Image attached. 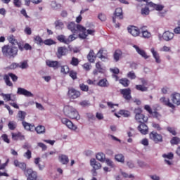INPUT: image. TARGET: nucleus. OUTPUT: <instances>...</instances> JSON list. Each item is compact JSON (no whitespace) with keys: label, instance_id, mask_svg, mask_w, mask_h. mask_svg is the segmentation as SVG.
I'll use <instances>...</instances> for the list:
<instances>
[{"label":"nucleus","instance_id":"nucleus-1","mask_svg":"<svg viewBox=\"0 0 180 180\" xmlns=\"http://www.w3.org/2000/svg\"><path fill=\"white\" fill-rule=\"evenodd\" d=\"M67 27L72 33H79V37L84 40L88 36H95V30L84 27L81 25H77L74 22L68 23Z\"/></svg>","mask_w":180,"mask_h":180},{"label":"nucleus","instance_id":"nucleus-2","mask_svg":"<svg viewBox=\"0 0 180 180\" xmlns=\"http://www.w3.org/2000/svg\"><path fill=\"white\" fill-rule=\"evenodd\" d=\"M63 113L67 117H70V119H76V120L81 119L78 111L72 106L65 105L63 108Z\"/></svg>","mask_w":180,"mask_h":180},{"label":"nucleus","instance_id":"nucleus-3","mask_svg":"<svg viewBox=\"0 0 180 180\" xmlns=\"http://www.w3.org/2000/svg\"><path fill=\"white\" fill-rule=\"evenodd\" d=\"M2 53L6 57H15L18 54V48L6 45L2 48Z\"/></svg>","mask_w":180,"mask_h":180},{"label":"nucleus","instance_id":"nucleus-4","mask_svg":"<svg viewBox=\"0 0 180 180\" xmlns=\"http://www.w3.org/2000/svg\"><path fill=\"white\" fill-rule=\"evenodd\" d=\"M9 77H11V78L13 82H16V81H18V76H16V75L13 74V73H8V75H5L4 76V79L5 81L6 84L8 86H13V84L9 79Z\"/></svg>","mask_w":180,"mask_h":180},{"label":"nucleus","instance_id":"nucleus-5","mask_svg":"<svg viewBox=\"0 0 180 180\" xmlns=\"http://www.w3.org/2000/svg\"><path fill=\"white\" fill-rule=\"evenodd\" d=\"M24 175L26 176L27 180H37V172L30 168L25 170Z\"/></svg>","mask_w":180,"mask_h":180},{"label":"nucleus","instance_id":"nucleus-6","mask_svg":"<svg viewBox=\"0 0 180 180\" xmlns=\"http://www.w3.org/2000/svg\"><path fill=\"white\" fill-rule=\"evenodd\" d=\"M68 96L70 99H77V98L81 96V92L75 89L71 88L68 90Z\"/></svg>","mask_w":180,"mask_h":180},{"label":"nucleus","instance_id":"nucleus-7","mask_svg":"<svg viewBox=\"0 0 180 180\" xmlns=\"http://www.w3.org/2000/svg\"><path fill=\"white\" fill-rule=\"evenodd\" d=\"M61 122L63 124H65V126L68 127L70 130H73L75 131V130L77 129V125L74 124V123H72V122H71V120H68V118H62Z\"/></svg>","mask_w":180,"mask_h":180},{"label":"nucleus","instance_id":"nucleus-8","mask_svg":"<svg viewBox=\"0 0 180 180\" xmlns=\"http://www.w3.org/2000/svg\"><path fill=\"white\" fill-rule=\"evenodd\" d=\"M149 137L150 140H153L155 143H162V136L157 132L152 131Z\"/></svg>","mask_w":180,"mask_h":180},{"label":"nucleus","instance_id":"nucleus-9","mask_svg":"<svg viewBox=\"0 0 180 180\" xmlns=\"http://www.w3.org/2000/svg\"><path fill=\"white\" fill-rule=\"evenodd\" d=\"M127 30L134 37H137L140 34V32H141V30L135 26L128 27Z\"/></svg>","mask_w":180,"mask_h":180},{"label":"nucleus","instance_id":"nucleus-10","mask_svg":"<svg viewBox=\"0 0 180 180\" xmlns=\"http://www.w3.org/2000/svg\"><path fill=\"white\" fill-rule=\"evenodd\" d=\"M17 94L18 95H24V96H27L28 98H33V96H34L32 92L22 87L18 88Z\"/></svg>","mask_w":180,"mask_h":180},{"label":"nucleus","instance_id":"nucleus-11","mask_svg":"<svg viewBox=\"0 0 180 180\" xmlns=\"http://www.w3.org/2000/svg\"><path fill=\"white\" fill-rule=\"evenodd\" d=\"M132 47L135 49L136 53H138L139 56H141L143 58H145V60H147V58H150V56L147 55L146 51L143 50L142 49H140L139 46L133 45Z\"/></svg>","mask_w":180,"mask_h":180},{"label":"nucleus","instance_id":"nucleus-12","mask_svg":"<svg viewBox=\"0 0 180 180\" xmlns=\"http://www.w3.org/2000/svg\"><path fill=\"white\" fill-rule=\"evenodd\" d=\"M150 53H152L155 63H157V64H161V56H160V53L158 51H157V50H155V48H151Z\"/></svg>","mask_w":180,"mask_h":180},{"label":"nucleus","instance_id":"nucleus-13","mask_svg":"<svg viewBox=\"0 0 180 180\" xmlns=\"http://www.w3.org/2000/svg\"><path fill=\"white\" fill-rule=\"evenodd\" d=\"M163 158H165V162L167 165H173L174 163L172 160L174 159V154L172 153H169L167 154L162 155Z\"/></svg>","mask_w":180,"mask_h":180},{"label":"nucleus","instance_id":"nucleus-14","mask_svg":"<svg viewBox=\"0 0 180 180\" xmlns=\"http://www.w3.org/2000/svg\"><path fill=\"white\" fill-rule=\"evenodd\" d=\"M120 93L126 101H130L131 99V90L130 89H121Z\"/></svg>","mask_w":180,"mask_h":180},{"label":"nucleus","instance_id":"nucleus-15","mask_svg":"<svg viewBox=\"0 0 180 180\" xmlns=\"http://www.w3.org/2000/svg\"><path fill=\"white\" fill-rule=\"evenodd\" d=\"M174 36H175V34L173 32L165 31L162 35V39L165 41H171V40L174 39Z\"/></svg>","mask_w":180,"mask_h":180},{"label":"nucleus","instance_id":"nucleus-16","mask_svg":"<svg viewBox=\"0 0 180 180\" xmlns=\"http://www.w3.org/2000/svg\"><path fill=\"white\" fill-rule=\"evenodd\" d=\"M160 101L161 103L165 105V106H168V108H171V109H175V105L169 101V98L166 97H162L160 98Z\"/></svg>","mask_w":180,"mask_h":180},{"label":"nucleus","instance_id":"nucleus-17","mask_svg":"<svg viewBox=\"0 0 180 180\" xmlns=\"http://www.w3.org/2000/svg\"><path fill=\"white\" fill-rule=\"evenodd\" d=\"M171 101L176 106L180 105V94L179 93H174L171 95Z\"/></svg>","mask_w":180,"mask_h":180},{"label":"nucleus","instance_id":"nucleus-18","mask_svg":"<svg viewBox=\"0 0 180 180\" xmlns=\"http://www.w3.org/2000/svg\"><path fill=\"white\" fill-rule=\"evenodd\" d=\"M67 48L65 46H60L58 48L56 56L58 58H61L63 56H67Z\"/></svg>","mask_w":180,"mask_h":180},{"label":"nucleus","instance_id":"nucleus-19","mask_svg":"<svg viewBox=\"0 0 180 180\" xmlns=\"http://www.w3.org/2000/svg\"><path fill=\"white\" fill-rule=\"evenodd\" d=\"M46 64L48 65V67L53 68L54 70H57L58 67H60V63H58L57 60H48L46 61Z\"/></svg>","mask_w":180,"mask_h":180},{"label":"nucleus","instance_id":"nucleus-20","mask_svg":"<svg viewBox=\"0 0 180 180\" xmlns=\"http://www.w3.org/2000/svg\"><path fill=\"white\" fill-rule=\"evenodd\" d=\"M98 58H101L102 61H106L108 60V52L106 50L100 49L97 53Z\"/></svg>","mask_w":180,"mask_h":180},{"label":"nucleus","instance_id":"nucleus-21","mask_svg":"<svg viewBox=\"0 0 180 180\" xmlns=\"http://www.w3.org/2000/svg\"><path fill=\"white\" fill-rule=\"evenodd\" d=\"M22 124L27 131H34V124L27 122L26 121H22Z\"/></svg>","mask_w":180,"mask_h":180},{"label":"nucleus","instance_id":"nucleus-22","mask_svg":"<svg viewBox=\"0 0 180 180\" xmlns=\"http://www.w3.org/2000/svg\"><path fill=\"white\" fill-rule=\"evenodd\" d=\"M138 130L141 134H148V127L146 124L142 123L138 127Z\"/></svg>","mask_w":180,"mask_h":180},{"label":"nucleus","instance_id":"nucleus-23","mask_svg":"<svg viewBox=\"0 0 180 180\" xmlns=\"http://www.w3.org/2000/svg\"><path fill=\"white\" fill-rule=\"evenodd\" d=\"M90 165L94 168L95 170L100 169V168H102V165L96 161L95 159H91L90 160Z\"/></svg>","mask_w":180,"mask_h":180},{"label":"nucleus","instance_id":"nucleus-24","mask_svg":"<svg viewBox=\"0 0 180 180\" xmlns=\"http://www.w3.org/2000/svg\"><path fill=\"white\" fill-rule=\"evenodd\" d=\"M14 165L15 167H18V168H20L24 172L25 174V171H27V169H26V163L25 162H18V160H14Z\"/></svg>","mask_w":180,"mask_h":180},{"label":"nucleus","instance_id":"nucleus-25","mask_svg":"<svg viewBox=\"0 0 180 180\" xmlns=\"http://www.w3.org/2000/svg\"><path fill=\"white\" fill-rule=\"evenodd\" d=\"M135 119L136 122H139V123H143V122H147V120H148V118L145 117L143 114L136 115Z\"/></svg>","mask_w":180,"mask_h":180},{"label":"nucleus","instance_id":"nucleus-26","mask_svg":"<svg viewBox=\"0 0 180 180\" xmlns=\"http://www.w3.org/2000/svg\"><path fill=\"white\" fill-rule=\"evenodd\" d=\"M88 60L90 63H95V59L96 58V56L95 55V52L94 50H91L87 56Z\"/></svg>","mask_w":180,"mask_h":180},{"label":"nucleus","instance_id":"nucleus-27","mask_svg":"<svg viewBox=\"0 0 180 180\" xmlns=\"http://www.w3.org/2000/svg\"><path fill=\"white\" fill-rule=\"evenodd\" d=\"M140 30L142 34V37H143V39H150V37H151V32L147 30H144L143 27H141Z\"/></svg>","mask_w":180,"mask_h":180},{"label":"nucleus","instance_id":"nucleus-28","mask_svg":"<svg viewBox=\"0 0 180 180\" xmlns=\"http://www.w3.org/2000/svg\"><path fill=\"white\" fill-rule=\"evenodd\" d=\"M60 72L63 75H67V74H69V72H70V67H68V65H61L60 66Z\"/></svg>","mask_w":180,"mask_h":180},{"label":"nucleus","instance_id":"nucleus-29","mask_svg":"<svg viewBox=\"0 0 180 180\" xmlns=\"http://www.w3.org/2000/svg\"><path fill=\"white\" fill-rule=\"evenodd\" d=\"M26 115H27L26 112L19 110L17 114V117L21 122H25V119L26 118Z\"/></svg>","mask_w":180,"mask_h":180},{"label":"nucleus","instance_id":"nucleus-30","mask_svg":"<svg viewBox=\"0 0 180 180\" xmlns=\"http://www.w3.org/2000/svg\"><path fill=\"white\" fill-rule=\"evenodd\" d=\"M96 160L98 161H100V162H105V160H106V156L103 153H98L96 156Z\"/></svg>","mask_w":180,"mask_h":180},{"label":"nucleus","instance_id":"nucleus-31","mask_svg":"<svg viewBox=\"0 0 180 180\" xmlns=\"http://www.w3.org/2000/svg\"><path fill=\"white\" fill-rule=\"evenodd\" d=\"M59 161L63 165H67L70 160L68 159V156L65 155H61L59 156Z\"/></svg>","mask_w":180,"mask_h":180},{"label":"nucleus","instance_id":"nucleus-32","mask_svg":"<svg viewBox=\"0 0 180 180\" xmlns=\"http://www.w3.org/2000/svg\"><path fill=\"white\" fill-rule=\"evenodd\" d=\"M115 15L119 19H123V10L122 8H117L115 9Z\"/></svg>","mask_w":180,"mask_h":180},{"label":"nucleus","instance_id":"nucleus-33","mask_svg":"<svg viewBox=\"0 0 180 180\" xmlns=\"http://www.w3.org/2000/svg\"><path fill=\"white\" fill-rule=\"evenodd\" d=\"M115 160L117 161V162L123 164L124 162V156L121 153L117 154L115 155Z\"/></svg>","mask_w":180,"mask_h":180},{"label":"nucleus","instance_id":"nucleus-34","mask_svg":"<svg viewBox=\"0 0 180 180\" xmlns=\"http://www.w3.org/2000/svg\"><path fill=\"white\" fill-rule=\"evenodd\" d=\"M98 86L106 88V86H109V82L106 79H102L98 82Z\"/></svg>","mask_w":180,"mask_h":180},{"label":"nucleus","instance_id":"nucleus-35","mask_svg":"<svg viewBox=\"0 0 180 180\" xmlns=\"http://www.w3.org/2000/svg\"><path fill=\"white\" fill-rule=\"evenodd\" d=\"M114 60L115 61L117 62L120 60V58L122 57V51L120 50H117L115 51L114 55Z\"/></svg>","mask_w":180,"mask_h":180},{"label":"nucleus","instance_id":"nucleus-36","mask_svg":"<svg viewBox=\"0 0 180 180\" xmlns=\"http://www.w3.org/2000/svg\"><path fill=\"white\" fill-rule=\"evenodd\" d=\"M34 130L38 134H43V133L46 132V128L44 127V126L41 125L34 127Z\"/></svg>","mask_w":180,"mask_h":180},{"label":"nucleus","instance_id":"nucleus-37","mask_svg":"<svg viewBox=\"0 0 180 180\" xmlns=\"http://www.w3.org/2000/svg\"><path fill=\"white\" fill-rule=\"evenodd\" d=\"M120 84L126 88L130 85V80L127 78H122L120 79Z\"/></svg>","mask_w":180,"mask_h":180},{"label":"nucleus","instance_id":"nucleus-38","mask_svg":"<svg viewBox=\"0 0 180 180\" xmlns=\"http://www.w3.org/2000/svg\"><path fill=\"white\" fill-rule=\"evenodd\" d=\"M136 89H137V91H141V92H147L148 91V87H146L143 84H139L136 86Z\"/></svg>","mask_w":180,"mask_h":180},{"label":"nucleus","instance_id":"nucleus-39","mask_svg":"<svg viewBox=\"0 0 180 180\" xmlns=\"http://www.w3.org/2000/svg\"><path fill=\"white\" fill-rule=\"evenodd\" d=\"M34 41L36 43V44H38V46H42L44 43L43 39H41L39 35L34 37Z\"/></svg>","mask_w":180,"mask_h":180},{"label":"nucleus","instance_id":"nucleus-40","mask_svg":"<svg viewBox=\"0 0 180 180\" xmlns=\"http://www.w3.org/2000/svg\"><path fill=\"white\" fill-rule=\"evenodd\" d=\"M50 6L52 9H60L61 4L57 3V1H53L51 2Z\"/></svg>","mask_w":180,"mask_h":180},{"label":"nucleus","instance_id":"nucleus-41","mask_svg":"<svg viewBox=\"0 0 180 180\" xmlns=\"http://www.w3.org/2000/svg\"><path fill=\"white\" fill-rule=\"evenodd\" d=\"M57 39L60 43H64L65 44H68L67 38L64 35H59L57 37Z\"/></svg>","mask_w":180,"mask_h":180},{"label":"nucleus","instance_id":"nucleus-42","mask_svg":"<svg viewBox=\"0 0 180 180\" xmlns=\"http://www.w3.org/2000/svg\"><path fill=\"white\" fill-rule=\"evenodd\" d=\"M8 40L11 44H18V40L15 38V36L10 35L8 37Z\"/></svg>","mask_w":180,"mask_h":180},{"label":"nucleus","instance_id":"nucleus-43","mask_svg":"<svg viewBox=\"0 0 180 180\" xmlns=\"http://www.w3.org/2000/svg\"><path fill=\"white\" fill-rule=\"evenodd\" d=\"M45 46H53V44H56V41L51 39H48L44 41L43 42Z\"/></svg>","mask_w":180,"mask_h":180},{"label":"nucleus","instance_id":"nucleus-44","mask_svg":"<svg viewBox=\"0 0 180 180\" xmlns=\"http://www.w3.org/2000/svg\"><path fill=\"white\" fill-rule=\"evenodd\" d=\"M8 128L10 129V130H15L16 129V122L15 121H10L8 122Z\"/></svg>","mask_w":180,"mask_h":180},{"label":"nucleus","instance_id":"nucleus-45","mask_svg":"<svg viewBox=\"0 0 180 180\" xmlns=\"http://www.w3.org/2000/svg\"><path fill=\"white\" fill-rule=\"evenodd\" d=\"M139 2H141V1H143V2L147 3V6H150V8H153L155 9V7L157 6V4L153 3V2H148V0H137Z\"/></svg>","mask_w":180,"mask_h":180},{"label":"nucleus","instance_id":"nucleus-46","mask_svg":"<svg viewBox=\"0 0 180 180\" xmlns=\"http://www.w3.org/2000/svg\"><path fill=\"white\" fill-rule=\"evenodd\" d=\"M70 64H71V65H73L74 67H77V65H78V64H79V60H78V58H77L75 57H72V60L70 61Z\"/></svg>","mask_w":180,"mask_h":180},{"label":"nucleus","instance_id":"nucleus-47","mask_svg":"<svg viewBox=\"0 0 180 180\" xmlns=\"http://www.w3.org/2000/svg\"><path fill=\"white\" fill-rule=\"evenodd\" d=\"M1 96L4 98V101H6V102H9V101H11V94H5L4 93L1 94Z\"/></svg>","mask_w":180,"mask_h":180},{"label":"nucleus","instance_id":"nucleus-48","mask_svg":"<svg viewBox=\"0 0 180 180\" xmlns=\"http://www.w3.org/2000/svg\"><path fill=\"white\" fill-rule=\"evenodd\" d=\"M18 64V68H21L22 70H25V68H27V67H29V65H27V62L26 61L20 62Z\"/></svg>","mask_w":180,"mask_h":180},{"label":"nucleus","instance_id":"nucleus-49","mask_svg":"<svg viewBox=\"0 0 180 180\" xmlns=\"http://www.w3.org/2000/svg\"><path fill=\"white\" fill-rule=\"evenodd\" d=\"M79 88L81 91H83L84 92H88V91H89V86H88V85H86L84 84H80Z\"/></svg>","mask_w":180,"mask_h":180},{"label":"nucleus","instance_id":"nucleus-50","mask_svg":"<svg viewBox=\"0 0 180 180\" xmlns=\"http://www.w3.org/2000/svg\"><path fill=\"white\" fill-rule=\"evenodd\" d=\"M119 115H122L124 117H129L130 116V112L127 110H120Z\"/></svg>","mask_w":180,"mask_h":180},{"label":"nucleus","instance_id":"nucleus-51","mask_svg":"<svg viewBox=\"0 0 180 180\" xmlns=\"http://www.w3.org/2000/svg\"><path fill=\"white\" fill-rule=\"evenodd\" d=\"M141 15H144L147 16V15H150V8L148 7H145L141 9Z\"/></svg>","mask_w":180,"mask_h":180},{"label":"nucleus","instance_id":"nucleus-52","mask_svg":"<svg viewBox=\"0 0 180 180\" xmlns=\"http://www.w3.org/2000/svg\"><path fill=\"white\" fill-rule=\"evenodd\" d=\"M80 106H82V108H88V106H91V103L88 101H83L79 103Z\"/></svg>","mask_w":180,"mask_h":180},{"label":"nucleus","instance_id":"nucleus-53","mask_svg":"<svg viewBox=\"0 0 180 180\" xmlns=\"http://www.w3.org/2000/svg\"><path fill=\"white\" fill-rule=\"evenodd\" d=\"M171 144H179L180 143V139L178 137H173L172 140L170 141Z\"/></svg>","mask_w":180,"mask_h":180},{"label":"nucleus","instance_id":"nucleus-54","mask_svg":"<svg viewBox=\"0 0 180 180\" xmlns=\"http://www.w3.org/2000/svg\"><path fill=\"white\" fill-rule=\"evenodd\" d=\"M105 161L107 165H108V167H111V168H114L115 163H113V161H112V160L107 158L105 160Z\"/></svg>","mask_w":180,"mask_h":180},{"label":"nucleus","instance_id":"nucleus-55","mask_svg":"<svg viewBox=\"0 0 180 180\" xmlns=\"http://www.w3.org/2000/svg\"><path fill=\"white\" fill-rule=\"evenodd\" d=\"M127 76L129 78V79H136V73H134L133 71L128 72Z\"/></svg>","mask_w":180,"mask_h":180},{"label":"nucleus","instance_id":"nucleus-56","mask_svg":"<svg viewBox=\"0 0 180 180\" xmlns=\"http://www.w3.org/2000/svg\"><path fill=\"white\" fill-rule=\"evenodd\" d=\"M167 131L171 133V134H172L173 136H176V131H175V128L168 127L167 128Z\"/></svg>","mask_w":180,"mask_h":180},{"label":"nucleus","instance_id":"nucleus-57","mask_svg":"<svg viewBox=\"0 0 180 180\" xmlns=\"http://www.w3.org/2000/svg\"><path fill=\"white\" fill-rule=\"evenodd\" d=\"M24 157L27 158V160H30V158H32V151L27 150V152L24 153Z\"/></svg>","mask_w":180,"mask_h":180},{"label":"nucleus","instance_id":"nucleus-58","mask_svg":"<svg viewBox=\"0 0 180 180\" xmlns=\"http://www.w3.org/2000/svg\"><path fill=\"white\" fill-rule=\"evenodd\" d=\"M69 75L72 79H77V72L71 70L69 72Z\"/></svg>","mask_w":180,"mask_h":180},{"label":"nucleus","instance_id":"nucleus-59","mask_svg":"<svg viewBox=\"0 0 180 180\" xmlns=\"http://www.w3.org/2000/svg\"><path fill=\"white\" fill-rule=\"evenodd\" d=\"M160 51L169 52L171 51V47L167 46H164L160 49Z\"/></svg>","mask_w":180,"mask_h":180},{"label":"nucleus","instance_id":"nucleus-60","mask_svg":"<svg viewBox=\"0 0 180 180\" xmlns=\"http://www.w3.org/2000/svg\"><path fill=\"white\" fill-rule=\"evenodd\" d=\"M164 6L161 4H156V7L155 8V11H157L158 12H161V11H163Z\"/></svg>","mask_w":180,"mask_h":180},{"label":"nucleus","instance_id":"nucleus-61","mask_svg":"<svg viewBox=\"0 0 180 180\" xmlns=\"http://www.w3.org/2000/svg\"><path fill=\"white\" fill-rule=\"evenodd\" d=\"M174 33L180 34V20L178 22V26L174 29Z\"/></svg>","mask_w":180,"mask_h":180},{"label":"nucleus","instance_id":"nucleus-62","mask_svg":"<svg viewBox=\"0 0 180 180\" xmlns=\"http://www.w3.org/2000/svg\"><path fill=\"white\" fill-rule=\"evenodd\" d=\"M75 39H77V37H75V36L70 35L68 37V38H67L68 44H70V43H71V41H74V40H75Z\"/></svg>","mask_w":180,"mask_h":180},{"label":"nucleus","instance_id":"nucleus-63","mask_svg":"<svg viewBox=\"0 0 180 180\" xmlns=\"http://www.w3.org/2000/svg\"><path fill=\"white\" fill-rule=\"evenodd\" d=\"M84 70H85L86 71H89V70H91V68H92V66H91V65L89 63H84L82 65Z\"/></svg>","mask_w":180,"mask_h":180},{"label":"nucleus","instance_id":"nucleus-64","mask_svg":"<svg viewBox=\"0 0 180 180\" xmlns=\"http://www.w3.org/2000/svg\"><path fill=\"white\" fill-rule=\"evenodd\" d=\"M56 26L57 29H63V27H64V24L61 21H58L56 22Z\"/></svg>","mask_w":180,"mask_h":180}]
</instances>
